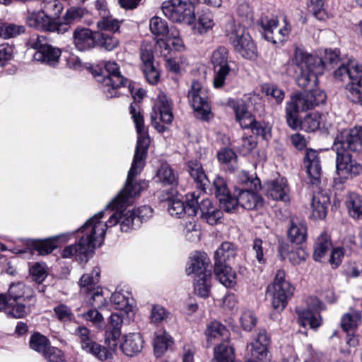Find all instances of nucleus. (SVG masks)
<instances>
[{"instance_id":"obj_1","label":"nucleus","mask_w":362,"mask_h":362,"mask_svg":"<svg viewBox=\"0 0 362 362\" xmlns=\"http://www.w3.org/2000/svg\"><path fill=\"white\" fill-rule=\"evenodd\" d=\"M136 106V104H132L130 106V113L138 134L135 153L124 189L119 192L112 202L106 206L104 210L100 211L103 212V215L101 218L100 217L99 221L105 225V232L107 227H112L120 222V209L127 204L130 198L139 194L146 187L145 182L133 183L134 178L144 166V160L150 144V139L145 129L143 116L137 110Z\"/></svg>"},{"instance_id":"obj_2","label":"nucleus","mask_w":362,"mask_h":362,"mask_svg":"<svg viewBox=\"0 0 362 362\" xmlns=\"http://www.w3.org/2000/svg\"><path fill=\"white\" fill-rule=\"evenodd\" d=\"M339 60V51L337 49H326L322 59L297 48L288 61L286 72L295 78L299 87L306 88L311 83H316L317 76L324 72L325 64L337 63Z\"/></svg>"},{"instance_id":"obj_3","label":"nucleus","mask_w":362,"mask_h":362,"mask_svg":"<svg viewBox=\"0 0 362 362\" xmlns=\"http://www.w3.org/2000/svg\"><path fill=\"white\" fill-rule=\"evenodd\" d=\"M103 212H99L89 218L80 228L83 233L78 243L70 245L62 251L63 258L75 257L83 260L91 248L99 247L105 237V225L99 221Z\"/></svg>"},{"instance_id":"obj_4","label":"nucleus","mask_w":362,"mask_h":362,"mask_svg":"<svg viewBox=\"0 0 362 362\" xmlns=\"http://www.w3.org/2000/svg\"><path fill=\"white\" fill-rule=\"evenodd\" d=\"M195 0H168L161 9L166 18L176 23L190 24L194 18Z\"/></svg>"},{"instance_id":"obj_5","label":"nucleus","mask_w":362,"mask_h":362,"mask_svg":"<svg viewBox=\"0 0 362 362\" xmlns=\"http://www.w3.org/2000/svg\"><path fill=\"white\" fill-rule=\"evenodd\" d=\"M336 173L334 183L343 184L349 179H352L362 174V165L353 158L349 151H343L337 148Z\"/></svg>"},{"instance_id":"obj_6","label":"nucleus","mask_w":362,"mask_h":362,"mask_svg":"<svg viewBox=\"0 0 362 362\" xmlns=\"http://www.w3.org/2000/svg\"><path fill=\"white\" fill-rule=\"evenodd\" d=\"M285 276L284 271L278 270L273 284L269 287L272 296V307L277 310H283L294 293L295 288Z\"/></svg>"},{"instance_id":"obj_7","label":"nucleus","mask_w":362,"mask_h":362,"mask_svg":"<svg viewBox=\"0 0 362 362\" xmlns=\"http://www.w3.org/2000/svg\"><path fill=\"white\" fill-rule=\"evenodd\" d=\"M271 341L265 330H259L247 346L245 362H271L269 346Z\"/></svg>"},{"instance_id":"obj_8","label":"nucleus","mask_w":362,"mask_h":362,"mask_svg":"<svg viewBox=\"0 0 362 362\" xmlns=\"http://www.w3.org/2000/svg\"><path fill=\"white\" fill-rule=\"evenodd\" d=\"M189 102L193 107L196 117L209 120L211 117V107L208 102L206 90L199 82L193 81L188 93Z\"/></svg>"},{"instance_id":"obj_9","label":"nucleus","mask_w":362,"mask_h":362,"mask_svg":"<svg viewBox=\"0 0 362 362\" xmlns=\"http://www.w3.org/2000/svg\"><path fill=\"white\" fill-rule=\"evenodd\" d=\"M74 333L83 351L93 354L102 361L110 362L112 360V353L91 339L90 332L88 328L78 327Z\"/></svg>"},{"instance_id":"obj_10","label":"nucleus","mask_w":362,"mask_h":362,"mask_svg":"<svg viewBox=\"0 0 362 362\" xmlns=\"http://www.w3.org/2000/svg\"><path fill=\"white\" fill-rule=\"evenodd\" d=\"M74 333L83 351L93 354L102 361L110 362L112 360V353L91 339L90 332L88 328L78 327Z\"/></svg>"},{"instance_id":"obj_11","label":"nucleus","mask_w":362,"mask_h":362,"mask_svg":"<svg viewBox=\"0 0 362 362\" xmlns=\"http://www.w3.org/2000/svg\"><path fill=\"white\" fill-rule=\"evenodd\" d=\"M74 333L83 351L93 354L102 361L110 362L112 360V353L91 339L90 332L88 328L78 327Z\"/></svg>"},{"instance_id":"obj_12","label":"nucleus","mask_w":362,"mask_h":362,"mask_svg":"<svg viewBox=\"0 0 362 362\" xmlns=\"http://www.w3.org/2000/svg\"><path fill=\"white\" fill-rule=\"evenodd\" d=\"M310 105L311 102L306 98L305 93H296L291 96L286 107V122L291 128L296 129L299 127L298 113L312 109Z\"/></svg>"},{"instance_id":"obj_13","label":"nucleus","mask_w":362,"mask_h":362,"mask_svg":"<svg viewBox=\"0 0 362 362\" xmlns=\"http://www.w3.org/2000/svg\"><path fill=\"white\" fill-rule=\"evenodd\" d=\"M105 67L108 76L105 77L103 81L104 93L110 98L117 97L119 95L117 90L124 86L128 80L121 74L119 66L115 62H107L105 63Z\"/></svg>"},{"instance_id":"obj_14","label":"nucleus","mask_w":362,"mask_h":362,"mask_svg":"<svg viewBox=\"0 0 362 362\" xmlns=\"http://www.w3.org/2000/svg\"><path fill=\"white\" fill-rule=\"evenodd\" d=\"M341 148L343 151H362V129L355 127L341 131L336 137L333 149Z\"/></svg>"},{"instance_id":"obj_15","label":"nucleus","mask_w":362,"mask_h":362,"mask_svg":"<svg viewBox=\"0 0 362 362\" xmlns=\"http://www.w3.org/2000/svg\"><path fill=\"white\" fill-rule=\"evenodd\" d=\"M26 23L38 30L56 32L58 34L65 33L66 29L65 25H57V21L48 17L41 10L29 13L26 18Z\"/></svg>"},{"instance_id":"obj_16","label":"nucleus","mask_w":362,"mask_h":362,"mask_svg":"<svg viewBox=\"0 0 362 362\" xmlns=\"http://www.w3.org/2000/svg\"><path fill=\"white\" fill-rule=\"evenodd\" d=\"M349 73L350 82L346 86L347 96L358 103L362 95V64L350 60Z\"/></svg>"},{"instance_id":"obj_17","label":"nucleus","mask_w":362,"mask_h":362,"mask_svg":"<svg viewBox=\"0 0 362 362\" xmlns=\"http://www.w3.org/2000/svg\"><path fill=\"white\" fill-rule=\"evenodd\" d=\"M260 25L265 38L274 44L284 41L291 32V26L286 23L282 28H278V21L274 18L262 17Z\"/></svg>"},{"instance_id":"obj_18","label":"nucleus","mask_w":362,"mask_h":362,"mask_svg":"<svg viewBox=\"0 0 362 362\" xmlns=\"http://www.w3.org/2000/svg\"><path fill=\"white\" fill-rule=\"evenodd\" d=\"M197 204L198 197H196L195 193H192L187 195L186 205L178 199L169 201L168 210L172 216L176 218H180L182 214L195 216L197 213Z\"/></svg>"},{"instance_id":"obj_19","label":"nucleus","mask_w":362,"mask_h":362,"mask_svg":"<svg viewBox=\"0 0 362 362\" xmlns=\"http://www.w3.org/2000/svg\"><path fill=\"white\" fill-rule=\"evenodd\" d=\"M213 190L223 210L227 212H231L236 208V199L230 194L226 182L223 178L216 177L214 180Z\"/></svg>"},{"instance_id":"obj_20","label":"nucleus","mask_w":362,"mask_h":362,"mask_svg":"<svg viewBox=\"0 0 362 362\" xmlns=\"http://www.w3.org/2000/svg\"><path fill=\"white\" fill-rule=\"evenodd\" d=\"M122 313H112L106 326L105 344L111 350H115L121 336V327L123 323Z\"/></svg>"},{"instance_id":"obj_21","label":"nucleus","mask_w":362,"mask_h":362,"mask_svg":"<svg viewBox=\"0 0 362 362\" xmlns=\"http://www.w3.org/2000/svg\"><path fill=\"white\" fill-rule=\"evenodd\" d=\"M95 6L98 11L100 16L97 22V28L100 30L117 32L120 27V22L110 15L107 9V4L103 0H97Z\"/></svg>"},{"instance_id":"obj_22","label":"nucleus","mask_w":362,"mask_h":362,"mask_svg":"<svg viewBox=\"0 0 362 362\" xmlns=\"http://www.w3.org/2000/svg\"><path fill=\"white\" fill-rule=\"evenodd\" d=\"M73 43L78 51L92 49L95 45L94 33L88 28L78 27L73 32Z\"/></svg>"},{"instance_id":"obj_23","label":"nucleus","mask_w":362,"mask_h":362,"mask_svg":"<svg viewBox=\"0 0 362 362\" xmlns=\"http://www.w3.org/2000/svg\"><path fill=\"white\" fill-rule=\"evenodd\" d=\"M209 259L204 252H194L189 257L186 272L188 275H199L202 273H211L208 269Z\"/></svg>"},{"instance_id":"obj_24","label":"nucleus","mask_w":362,"mask_h":362,"mask_svg":"<svg viewBox=\"0 0 362 362\" xmlns=\"http://www.w3.org/2000/svg\"><path fill=\"white\" fill-rule=\"evenodd\" d=\"M304 163L310 182L313 184L317 182L322 171L317 152L313 149L307 150Z\"/></svg>"},{"instance_id":"obj_25","label":"nucleus","mask_w":362,"mask_h":362,"mask_svg":"<svg viewBox=\"0 0 362 362\" xmlns=\"http://www.w3.org/2000/svg\"><path fill=\"white\" fill-rule=\"evenodd\" d=\"M152 115H158L159 121L170 124L173 119L171 101L164 93H160L157 98L156 103Z\"/></svg>"},{"instance_id":"obj_26","label":"nucleus","mask_w":362,"mask_h":362,"mask_svg":"<svg viewBox=\"0 0 362 362\" xmlns=\"http://www.w3.org/2000/svg\"><path fill=\"white\" fill-rule=\"evenodd\" d=\"M144 343L140 333H129L123 337V342L120 348L125 355L133 356L141 351Z\"/></svg>"},{"instance_id":"obj_27","label":"nucleus","mask_w":362,"mask_h":362,"mask_svg":"<svg viewBox=\"0 0 362 362\" xmlns=\"http://www.w3.org/2000/svg\"><path fill=\"white\" fill-rule=\"evenodd\" d=\"M329 197L327 193L317 191L313 193L311 202L312 214L315 219H323L327 212Z\"/></svg>"},{"instance_id":"obj_28","label":"nucleus","mask_w":362,"mask_h":362,"mask_svg":"<svg viewBox=\"0 0 362 362\" xmlns=\"http://www.w3.org/2000/svg\"><path fill=\"white\" fill-rule=\"evenodd\" d=\"M197 197L199 198V195ZM198 207L201 211L202 218L210 225L216 224L222 216V212L212 204L209 199H203L200 203L198 202Z\"/></svg>"},{"instance_id":"obj_29","label":"nucleus","mask_w":362,"mask_h":362,"mask_svg":"<svg viewBox=\"0 0 362 362\" xmlns=\"http://www.w3.org/2000/svg\"><path fill=\"white\" fill-rule=\"evenodd\" d=\"M235 199L237 205L247 210L257 209L263 205L262 197L251 189H241Z\"/></svg>"},{"instance_id":"obj_30","label":"nucleus","mask_w":362,"mask_h":362,"mask_svg":"<svg viewBox=\"0 0 362 362\" xmlns=\"http://www.w3.org/2000/svg\"><path fill=\"white\" fill-rule=\"evenodd\" d=\"M299 127L308 132H315L320 128H327V115L319 112L309 113L300 122Z\"/></svg>"},{"instance_id":"obj_31","label":"nucleus","mask_w":362,"mask_h":362,"mask_svg":"<svg viewBox=\"0 0 362 362\" xmlns=\"http://www.w3.org/2000/svg\"><path fill=\"white\" fill-rule=\"evenodd\" d=\"M216 279L227 288H233L237 284L236 273L232 268L224 264H214Z\"/></svg>"},{"instance_id":"obj_32","label":"nucleus","mask_w":362,"mask_h":362,"mask_svg":"<svg viewBox=\"0 0 362 362\" xmlns=\"http://www.w3.org/2000/svg\"><path fill=\"white\" fill-rule=\"evenodd\" d=\"M207 341L213 344L216 341L223 342L228 340L230 337V332L226 327L217 321H214L207 325L205 332Z\"/></svg>"},{"instance_id":"obj_33","label":"nucleus","mask_w":362,"mask_h":362,"mask_svg":"<svg viewBox=\"0 0 362 362\" xmlns=\"http://www.w3.org/2000/svg\"><path fill=\"white\" fill-rule=\"evenodd\" d=\"M296 320L298 323L305 327L309 325L311 329L318 328L322 323V318L319 313L303 308H296Z\"/></svg>"},{"instance_id":"obj_34","label":"nucleus","mask_w":362,"mask_h":362,"mask_svg":"<svg viewBox=\"0 0 362 362\" xmlns=\"http://www.w3.org/2000/svg\"><path fill=\"white\" fill-rule=\"evenodd\" d=\"M288 191L286 180L281 177L268 185L267 196L273 199L286 202L288 200Z\"/></svg>"},{"instance_id":"obj_35","label":"nucleus","mask_w":362,"mask_h":362,"mask_svg":"<svg viewBox=\"0 0 362 362\" xmlns=\"http://www.w3.org/2000/svg\"><path fill=\"white\" fill-rule=\"evenodd\" d=\"M288 237L291 242L300 245L307 237V226L304 221L291 220L288 229Z\"/></svg>"},{"instance_id":"obj_36","label":"nucleus","mask_w":362,"mask_h":362,"mask_svg":"<svg viewBox=\"0 0 362 362\" xmlns=\"http://www.w3.org/2000/svg\"><path fill=\"white\" fill-rule=\"evenodd\" d=\"M233 47L235 51L245 59L255 60L257 57V47L250 35L245 36Z\"/></svg>"},{"instance_id":"obj_37","label":"nucleus","mask_w":362,"mask_h":362,"mask_svg":"<svg viewBox=\"0 0 362 362\" xmlns=\"http://www.w3.org/2000/svg\"><path fill=\"white\" fill-rule=\"evenodd\" d=\"M226 34L229 38L233 45L239 42L242 39L248 36L245 25H242L240 23L231 20L226 25Z\"/></svg>"},{"instance_id":"obj_38","label":"nucleus","mask_w":362,"mask_h":362,"mask_svg":"<svg viewBox=\"0 0 362 362\" xmlns=\"http://www.w3.org/2000/svg\"><path fill=\"white\" fill-rule=\"evenodd\" d=\"M88 13L85 8L71 6L66 9L62 16V21H57V25H66V33L69 30V25L80 21Z\"/></svg>"},{"instance_id":"obj_39","label":"nucleus","mask_w":362,"mask_h":362,"mask_svg":"<svg viewBox=\"0 0 362 362\" xmlns=\"http://www.w3.org/2000/svg\"><path fill=\"white\" fill-rule=\"evenodd\" d=\"M214 25L212 13L208 11H202L197 17L193 30L196 34L204 35L211 30Z\"/></svg>"},{"instance_id":"obj_40","label":"nucleus","mask_w":362,"mask_h":362,"mask_svg":"<svg viewBox=\"0 0 362 362\" xmlns=\"http://www.w3.org/2000/svg\"><path fill=\"white\" fill-rule=\"evenodd\" d=\"M211 273H202L197 275L194 279V293L202 298L209 296L211 291Z\"/></svg>"},{"instance_id":"obj_41","label":"nucleus","mask_w":362,"mask_h":362,"mask_svg":"<svg viewBox=\"0 0 362 362\" xmlns=\"http://www.w3.org/2000/svg\"><path fill=\"white\" fill-rule=\"evenodd\" d=\"M214 358L211 362H233L235 358L234 349L228 340L221 342L214 347Z\"/></svg>"},{"instance_id":"obj_42","label":"nucleus","mask_w":362,"mask_h":362,"mask_svg":"<svg viewBox=\"0 0 362 362\" xmlns=\"http://www.w3.org/2000/svg\"><path fill=\"white\" fill-rule=\"evenodd\" d=\"M187 167L189 173L197 183L199 187L205 190L209 180L203 170L202 164L197 160H192L188 162Z\"/></svg>"},{"instance_id":"obj_43","label":"nucleus","mask_w":362,"mask_h":362,"mask_svg":"<svg viewBox=\"0 0 362 362\" xmlns=\"http://www.w3.org/2000/svg\"><path fill=\"white\" fill-rule=\"evenodd\" d=\"M156 181L163 185H173L177 183V177L172 168L166 163H162L157 170Z\"/></svg>"},{"instance_id":"obj_44","label":"nucleus","mask_w":362,"mask_h":362,"mask_svg":"<svg viewBox=\"0 0 362 362\" xmlns=\"http://www.w3.org/2000/svg\"><path fill=\"white\" fill-rule=\"evenodd\" d=\"M349 214L355 219H362V199L356 193H349L346 199Z\"/></svg>"},{"instance_id":"obj_45","label":"nucleus","mask_w":362,"mask_h":362,"mask_svg":"<svg viewBox=\"0 0 362 362\" xmlns=\"http://www.w3.org/2000/svg\"><path fill=\"white\" fill-rule=\"evenodd\" d=\"M332 247V242L329 235L322 233L316 240L314 245L313 258L315 261H321L328 250Z\"/></svg>"},{"instance_id":"obj_46","label":"nucleus","mask_w":362,"mask_h":362,"mask_svg":"<svg viewBox=\"0 0 362 362\" xmlns=\"http://www.w3.org/2000/svg\"><path fill=\"white\" fill-rule=\"evenodd\" d=\"M235 255L236 249L234 245L229 242H224L215 252V264H223L226 261L233 258Z\"/></svg>"},{"instance_id":"obj_47","label":"nucleus","mask_w":362,"mask_h":362,"mask_svg":"<svg viewBox=\"0 0 362 362\" xmlns=\"http://www.w3.org/2000/svg\"><path fill=\"white\" fill-rule=\"evenodd\" d=\"M112 301L116 310L128 315L132 311V305L129 302V293L122 291L115 292L112 296Z\"/></svg>"},{"instance_id":"obj_48","label":"nucleus","mask_w":362,"mask_h":362,"mask_svg":"<svg viewBox=\"0 0 362 362\" xmlns=\"http://www.w3.org/2000/svg\"><path fill=\"white\" fill-rule=\"evenodd\" d=\"M173 343L172 337L165 331L157 333L153 341L154 351L156 356H162Z\"/></svg>"},{"instance_id":"obj_49","label":"nucleus","mask_w":362,"mask_h":362,"mask_svg":"<svg viewBox=\"0 0 362 362\" xmlns=\"http://www.w3.org/2000/svg\"><path fill=\"white\" fill-rule=\"evenodd\" d=\"M40 10L48 17L57 18L63 10V5L58 0H43L40 4Z\"/></svg>"},{"instance_id":"obj_50","label":"nucleus","mask_w":362,"mask_h":362,"mask_svg":"<svg viewBox=\"0 0 362 362\" xmlns=\"http://www.w3.org/2000/svg\"><path fill=\"white\" fill-rule=\"evenodd\" d=\"M100 269L95 267L90 274H83L79 281V286L84 291H91L99 282Z\"/></svg>"},{"instance_id":"obj_51","label":"nucleus","mask_w":362,"mask_h":362,"mask_svg":"<svg viewBox=\"0 0 362 362\" xmlns=\"http://www.w3.org/2000/svg\"><path fill=\"white\" fill-rule=\"evenodd\" d=\"M361 322V313L356 310H351L342 316L341 325L342 329L347 332L357 327Z\"/></svg>"},{"instance_id":"obj_52","label":"nucleus","mask_w":362,"mask_h":362,"mask_svg":"<svg viewBox=\"0 0 362 362\" xmlns=\"http://www.w3.org/2000/svg\"><path fill=\"white\" fill-rule=\"evenodd\" d=\"M220 163L225 164L228 170L233 171L237 168V156L235 152L230 148H223L217 155Z\"/></svg>"},{"instance_id":"obj_53","label":"nucleus","mask_w":362,"mask_h":362,"mask_svg":"<svg viewBox=\"0 0 362 362\" xmlns=\"http://www.w3.org/2000/svg\"><path fill=\"white\" fill-rule=\"evenodd\" d=\"M235 117L238 122L243 128L247 129L252 122H254V117L250 113L244 104H238L235 108Z\"/></svg>"},{"instance_id":"obj_54","label":"nucleus","mask_w":362,"mask_h":362,"mask_svg":"<svg viewBox=\"0 0 362 362\" xmlns=\"http://www.w3.org/2000/svg\"><path fill=\"white\" fill-rule=\"evenodd\" d=\"M121 230L127 232L135 226H139V223L136 217V213L133 211H122L119 215Z\"/></svg>"},{"instance_id":"obj_55","label":"nucleus","mask_w":362,"mask_h":362,"mask_svg":"<svg viewBox=\"0 0 362 362\" xmlns=\"http://www.w3.org/2000/svg\"><path fill=\"white\" fill-rule=\"evenodd\" d=\"M30 292L31 289L20 281L11 284L8 291L10 300L13 302H17L18 300L24 298L25 294H28Z\"/></svg>"},{"instance_id":"obj_56","label":"nucleus","mask_w":362,"mask_h":362,"mask_svg":"<svg viewBox=\"0 0 362 362\" xmlns=\"http://www.w3.org/2000/svg\"><path fill=\"white\" fill-rule=\"evenodd\" d=\"M189 217L190 220L183 223V233L188 240L195 242L199 240V226L197 224L194 216Z\"/></svg>"},{"instance_id":"obj_57","label":"nucleus","mask_w":362,"mask_h":362,"mask_svg":"<svg viewBox=\"0 0 362 362\" xmlns=\"http://www.w3.org/2000/svg\"><path fill=\"white\" fill-rule=\"evenodd\" d=\"M28 44L31 48L36 49V52L33 55L34 59H40L42 56V53L47 51V48L45 47L48 44V42L45 36H33L30 38Z\"/></svg>"},{"instance_id":"obj_58","label":"nucleus","mask_w":362,"mask_h":362,"mask_svg":"<svg viewBox=\"0 0 362 362\" xmlns=\"http://www.w3.org/2000/svg\"><path fill=\"white\" fill-rule=\"evenodd\" d=\"M45 47L47 48V51L45 52V53H42V56L40 59H34L49 65H55V64L58 62L62 54L60 49L52 47L49 44Z\"/></svg>"},{"instance_id":"obj_59","label":"nucleus","mask_w":362,"mask_h":362,"mask_svg":"<svg viewBox=\"0 0 362 362\" xmlns=\"http://www.w3.org/2000/svg\"><path fill=\"white\" fill-rule=\"evenodd\" d=\"M228 51L224 47H220L213 52L211 62L214 68L230 67L228 65Z\"/></svg>"},{"instance_id":"obj_60","label":"nucleus","mask_w":362,"mask_h":362,"mask_svg":"<svg viewBox=\"0 0 362 362\" xmlns=\"http://www.w3.org/2000/svg\"><path fill=\"white\" fill-rule=\"evenodd\" d=\"M30 346L32 349L42 353L43 355L50 347L49 345V340L40 334H35L30 339Z\"/></svg>"},{"instance_id":"obj_61","label":"nucleus","mask_w":362,"mask_h":362,"mask_svg":"<svg viewBox=\"0 0 362 362\" xmlns=\"http://www.w3.org/2000/svg\"><path fill=\"white\" fill-rule=\"evenodd\" d=\"M97 43L106 50L111 51L119 45V41L112 35L100 33L97 37Z\"/></svg>"},{"instance_id":"obj_62","label":"nucleus","mask_w":362,"mask_h":362,"mask_svg":"<svg viewBox=\"0 0 362 362\" xmlns=\"http://www.w3.org/2000/svg\"><path fill=\"white\" fill-rule=\"evenodd\" d=\"M257 318L255 313L250 310H244L240 317V323L242 328L247 332H250L257 325Z\"/></svg>"},{"instance_id":"obj_63","label":"nucleus","mask_w":362,"mask_h":362,"mask_svg":"<svg viewBox=\"0 0 362 362\" xmlns=\"http://www.w3.org/2000/svg\"><path fill=\"white\" fill-rule=\"evenodd\" d=\"M151 32L158 36H164L168 32V24L163 19L154 16L150 21Z\"/></svg>"},{"instance_id":"obj_64","label":"nucleus","mask_w":362,"mask_h":362,"mask_svg":"<svg viewBox=\"0 0 362 362\" xmlns=\"http://www.w3.org/2000/svg\"><path fill=\"white\" fill-rule=\"evenodd\" d=\"M247 129H250L252 132L261 136L265 140H268L271 138V127L264 122H257L255 119L254 122Z\"/></svg>"}]
</instances>
